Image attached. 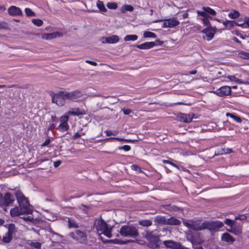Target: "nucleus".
I'll use <instances>...</instances> for the list:
<instances>
[{"label":"nucleus","instance_id":"nucleus-1","mask_svg":"<svg viewBox=\"0 0 249 249\" xmlns=\"http://www.w3.org/2000/svg\"><path fill=\"white\" fill-rule=\"evenodd\" d=\"M15 196L18 203L19 208L15 207L10 210V214L12 216H17L19 215L27 213L30 214L33 211L31 208L29 201L20 191H17Z\"/></svg>","mask_w":249,"mask_h":249},{"label":"nucleus","instance_id":"nucleus-2","mask_svg":"<svg viewBox=\"0 0 249 249\" xmlns=\"http://www.w3.org/2000/svg\"><path fill=\"white\" fill-rule=\"evenodd\" d=\"M186 226L193 230L201 231L208 229L211 231H215L223 226V223L219 221L201 222L200 221L185 222Z\"/></svg>","mask_w":249,"mask_h":249},{"label":"nucleus","instance_id":"nucleus-3","mask_svg":"<svg viewBox=\"0 0 249 249\" xmlns=\"http://www.w3.org/2000/svg\"><path fill=\"white\" fill-rule=\"evenodd\" d=\"M95 227L99 234H104L108 238L111 237V228H109L102 219H98L95 220Z\"/></svg>","mask_w":249,"mask_h":249},{"label":"nucleus","instance_id":"nucleus-4","mask_svg":"<svg viewBox=\"0 0 249 249\" xmlns=\"http://www.w3.org/2000/svg\"><path fill=\"white\" fill-rule=\"evenodd\" d=\"M122 236L125 237H134L138 235V231L134 226L125 225L122 226L120 230Z\"/></svg>","mask_w":249,"mask_h":249},{"label":"nucleus","instance_id":"nucleus-5","mask_svg":"<svg viewBox=\"0 0 249 249\" xmlns=\"http://www.w3.org/2000/svg\"><path fill=\"white\" fill-rule=\"evenodd\" d=\"M69 236L81 244H85L87 241V235L84 231L76 230L69 233Z\"/></svg>","mask_w":249,"mask_h":249},{"label":"nucleus","instance_id":"nucleus-6","mask_svg":"<svg viewBox=\"0 0 249 249\" xmlns=\"http://www.w3.org/2000/svg\"><path fill=\"white\" fill-rule=\"evenodd\" d=\"M164 21L162 27L163 28H174L179 24V21L176 18H171L166 19H159L154 21L155 23Z\"/></svg>","mask_w":249,"mask_h":249},{"label":"nucleus","instance_id":"nucleus-7","mask_svg":"<svg viewBox=\"0 0 249 249\" xmlns=\"http://www.w3.org/2000/svg\"><path fill=\"white\" fill-rule=\"evenodd\" d=\"M52 102L59 106H62L66 100L64 97V91H60L52 97Z\"/></svg>","mask_w":249,"mask_h":249},{"label":"nucleus","instance_id":"nucleus-8","mask_svg":"<svg viewBox=\"0 0 249 249\" xmlns=\"http://www.w3.org/2000/svg\"><path fill=\"white\" fill-rule=\"evenodd\" d=\"M82 96V93L78 90L72 92H64V97L65 99L72 101H76L78 98L81 97Z\"/></svg>","mask_w":249,"mask_h":249},{"label":"nucleus","instance_id":"nucleus-9","mask_svg":"<svg viewBox=\"0 0 249 249\" xmlns=\"http://www.w3.org/2000/svg\"><path fill=\"white\" fill-rule=\"evenodd\" d=\"M213 92L221 97L229 95L231 93V87L228 86H223Z\"/></svg>","mask_w":249,"mask_h":249},{"label":"nucleus","instance_id":"nucleus-10","mask_svg":"<svg viewBox=\"0 0 249 249\" xmlns=\"http://www.w3.org/2000/svg\"><path fill=\"white\" fill-rule=\"evenodd\" d=\"M177 117L178 120L180 122L183 123H190L192 121L193 114L179 113L177 115Z\"/></svg>","mask_w":249,"mask_h":249},{"label":"nucleus","instance_id":"nucleus-11","mask_svg":"<svg viewBox=\"0 0 249 249\" xmlns=\"http://www.w3.org/2000/svg\"><path fill=\"white\" fill-rule=\"evenodd\" d=\"M4 199L7 206L12 204L15 200L14 196L9 193H6L4 198L0 195V205H2Z\"/></svg>","mask_w":249,"mask_h":249},{"label":"nucleus","instance_id":"nucleus-12","mask_svg":"<svg viewBox=\"0 0 249 249\" xmlns=\"http://www.w3.org/2000/svg\"><path fill=\"white\" fill-rule=\"evenodd\" d=\"M227 231L235 235H240L242 232V225L235 223L231 228L230 229H228Z\"/></svg>","mask_w":249,"mask_h":249},{"label":"nucleus","instance_id":"nucleus-13","mask_svg":"<svg viewBox=\"0 0 249 249\" xmlns=\"http://www.w3.org/2000/svg\"><path fill=\"white\" fill-rule=\"evenodd\" d=\"M8 12L9 15L12 16L22 15V12L21 9L15 6H10L8 9Z\"/></svg>","mask_w":249,"mask_h":249},{"label":"nucleus","instance_id":"nucleus-14","mask_svg":"<svg viewBox=\"0 0 249 249\" xmlns=\"http://www.w3.org/2000/svg\"><path fill=\"white\" fill-rule=\"evenodd\" d=\"M67 114L69 115L79 116L80 115H85L86 112L84 109H81L77 107L71 109L68 112Z\"/></svg>","mask_w":249,"mask_h":249},{"label":"nucleus","instance_id":"nucleus-15","mask_svg":"<svg viewBox=\"0 0 249 249\" xmlns=\"http://www.w3.org/2000/svg\"><path fill=\"white\" fill-rule=\"evenodd\" d=\"M63 34L61 32H56L49 34H45L42 36V38L46 40L52 39L57 37H61Z\"/></svg>","mask_w":249,"mask_h":249},{"label":"nucleus","instance_id":"nucleus-16","mask_svg":"<svg viewBox=\"0 0 249 249\" xmlns=\"http://www.w3.org/2000/svg\"><path fill=\"white\" fill-rule=\"evenodd\" d=\"M203 32L206 35V38L207 41H210L212 40L215 33L214 29L213 28H206L203 30Z\"/></svg>","mask_w":249,"mask_h":249},{"label":"nucleus","instance_id":"nucleus-17","mask_svg":"<svg viewBox=\"0 0 249 249\" xmlns=\"http://www.w3.org/2000/svg\"><path fill=\"white\" fill-rule=\"evenodd\" d=\"M156 44L154 42H145L140 45H137L136 47L140 49L146 50L151 49L156 46Z\"/></svg>","mask_w":249,"mask_h":249},{"label":"nucleus","instance_id":"nucleus-18","mask_svg":"<svg viewBox=\"0 0 249 249\" xmlns=\"http://www.w3.org/2000/svg\"><path fill=\"white\" fill-rule=\"evenodd\" d=\"M179 243L173 240H166L163 242V244L167 248L171 249H177Z\"/></svg>","mask_w":249,"mask_h":249},{"label":"nucleus","instance_id":"nucleus-19","mask_svg":"<svg viewBox=\"0 0 249 249\" xmlns=\"http://www.w3.org/2000/svg\"><path fill=\"white\" fill-rule=\"evenodd\" d=\"M221 240L227 243L232 244L235 241V238L229 233L225 232L222 234Z\"/></svg>","mask_w":249,"mask_h":249},{"label":"nucleus","instance_id":"nucleus-20","mask_svg":"<svg viewBox=\"0 0 249 249\" xmlns=\"http://www.w3.org/2000/svg\"><path fill=\"white\" fill-rule=\"evenodd\" d=\"M181 223L180 220L175 218L174 217H170L167 219L166 224L170 225H178Z\"/></svg>","mask_w":249,"mask_h":249},{"label":"nucleus","instance_id":"nucleus-21","mask_svg":"<svg viewBox=\"0 0 249 249\" xmlns=\"http://www.w3.org/2000/svg\"><path fill=\"white\" fill-rule=\"evenodd\" d=\"M68 226L69 228H78L79 227V225L78 223L75 221V220L71 218H70L68 220Z\"/></svg>","mask_w":249,"mask_h":249},{"label":"nucleus","instance_id":"nucleus-22","mask_svg":"<svg viewBox=\"0 0 249 249\" xmlns=\"http://www.w3.org/2000/svg\"><path fill=\"white\" fill-rule=\"evenodd\" d=\"M108 44H114L119 41V37L117 35H112L107 37Z\"/></svg>","mask_w":249,"mask_h":249},{"label":"nucleus","instance_id":"nucleus-23","mask_svg":"<svg viewBox=\"0 0 249 249\" xmlns=\"http://www.w3.org/2000/svg\"><path fill=\"white\" fill-rule=\"evenodd\" d=\"M166 218L161 216H157L155 218V222L158 224H166Z\"/></svg>","mask_w":249,"mask_h":249},{"label":"nucleus","instance_id":"nucleus-24","mask_svg":"<svg viewBox=\"0 0 249 249\" xmlns=\"http://www.w3.org/2000/svg\"><path fill=\"white\" fill-rule=\"evenodd\" d=\"M69 128L68 124H60L57 127V129L60 132H64L67 131Z\"/></svg>","mask_w":249,"mask_h":249},{"label":"nucleus","instance_id":"nucleus-25","mask_svg":"<svg viewBox=\"0 0 249 249\" xmlns=\"http://www.w3.org/2000/svg\"><path fill=\"white\" fill-rule=\"evenodd\" d=\"M12 239V235L6 232L5 234L3 236L2 241L3 243H9Z\"/></svg>","mask_w":249,"mask_h":249},{"label":"nucleus","instance_id":"nucleus-26","mask_svg":"<svg viewBox=\"0 0 249 249\" xmlns=\"http://www.w3.org/2000/svg\"><path fill=\"white\" fill-rule=\"evenodd\" d=\"M226 116L231 117L237 123H241L242 122L241 118L233 113H227Z\"/></svg>","mask_w":249,"mask_h":249},{"label":"nucleus","instance_id":"nucleus-27","mask_svg":"<svg viewBox=\"0 0 249 249\" xmlns=\"http://www.w3.org/2000/svg\"><path fill=\"white\" fill-rule=\"evenodd\" d=\"M96 6L101 11L105 12L107 11V9L105 7L103 1L100 0H97L96 2Z\"/></svg>","mask_w":249,"mask_h":249},{"label":"nucleus","instance_id":"nucleus-28","mask_svg":"<svg viewBox=\"0 0 249 249\" xmlns=\"http://www.w3.org/2000/svg\"><path fill=\"white\" fill-rule=\"evenodd\" d=\"M223 23L227 29H230L235 25V21L226 20L224 21Z\"/></svg>","mask_w":249,"mask_h":249},{"label":"nucleus","instance_id":"nucleus-29","mask_svg":"<svg viewBox=\"0 0 249 249\" xmlns=\"http://www.w3.org/2000/svg\"><path fill=\"white\" fill-rule=\"evenodd\" d=\"M139 224L143 227H149L152 225V222L150 220H142L139 221Z\"/></svg>","mask_w":249,"mask_h":249},{"label":"nucleus","instance_id":"nucleus-30","mask_svg":"<svg viewBox=\"0 0 249 249\" xmlns=\"http://www.w3.org/2000/svg\"><path fill=\"white\" fill-rule=\"evenodd\" d=\"M202 9L206 12L207 14H208L212 16H215L216 15V12L209 7H203Z\"/></svg>","mask_w":249,"mask_h":249},{"label":"nucleus","instance_id":"nucleus-31","mask_svg":"<svg viewBox=\"0 0 249 249\" xmlns=\"http://www.w3.org/2000/svg\"><path fill=\"white\" fill-rule=\"evenodd\" d=\"M138 39V36L136 35H130L126 36L124 38L125 41H135Z\"/></svg>","mask_w":249,"mask_h":249},{"label":"nucleus","instance_id":"nucleus-32","mask_svg":"<svg viewBox=\"0 0 249 249\" xmlns=\"http://www.w3.org/2000/svg\"><path fill=\"white\" fill-rule=\"evenodd\" d=\"M238 56L243 59H249V53L248 52L240 51L238 53Z\"/></svg>","mask_w":249,"mask_h":249},{"label":"nucleus","instance_id":"nucleus-33","mask_svg":"<svg viewBox=\"0 0 249 249\" xmlns=\"http://www.w3.org/2000/svg\"><path fill=\"white\" fill-rule=\"evenodd\" d=\"M143 37L145 38H155L157 37V35L153 32L146 31L143 33Z\"/></svg>","mask_w":249,"mask_h":249},{"label":"nucleus","instance_id":"nucleus-34","mask_svg":"<svg viewBox=\"0 0 249 249\" xmlns=\"http://www.w3.org/2000/svg\"><path fill=\"white\" fill-rule=\"evenodd\" d=\"M239 16V13L236 10H232L228 14V16L231 18H236Z\"/></svg>","mask_w":249,"mask_h":249},{"label":"nucleus","instance_id":"nucleus-35","mask_svg":"<svg viewBox=\"0 0 249 249\" xmlns=\"http://www.w3.org/2000/svg\"><path fill=\"white\" fill-rule=\"evenodd\" d=\"M32 21L35 25L38 27L41 26L43 23L41 19L38 18L33 19Z\"/></svg>","mask_w":249,"mask_h":249},{"label":"nucleus","instance_id":"nucleus-36","mask_svg":"<svg viewBox=\"0 0 249 249\" xmlns=\"http://www.w3.org/2000/svg\"><path fill=\"white\" fill-rule=\"evenodd\" d=\"M25 12L26 14V15L28 17H33L35 16L36 14L35 12H34L30 8H26L25 9Z\"/></svg>","mask_w":249,"mask_h":249},{"label":"nucleus","instance_id":"nucleus-37","mask_svg":"<svg viewBox=\"0 0 249 249\" xmlns=\"http://www.w3.org/2000/svg\"><path fill=\"white\" fill-rule=\"evenodd\" d=\"M16 231V227L14 224H9L8 226V231H7L8 233L13 235L14 232Z\"/></svg>","mask_w":249,"mask_h":249},{"label":"nucleus","instance_id":"nucleus-38","mask_svg":"<svg viewBox=\"0 0 249 249\" xmlns=\"http://www.w3.org/2000/svg\"><path fill=\"white\" fill-rule=\"evenodd\" d=\"M224 223L227 225L230 226L231 228L235 224V222L234 220L227 218L225 220Z\"/></svg>","mask_w":249,"mask_h":249},{"label":"nucleus","instance_id":"nucleus-39","mask_svg":"<svg viewBox=\"0 0 249 249\" xmlns=\"http://www.w3.org/2000/svg\"><path fill=\"white\" fill-rule=\"evenodd\" d=\"M69 120V115H66L60 117V121L61 124H68Z\"/></svg>","mask_w":249,"mask_h":249},{"label":"nucleus","instance_id":"nucleus-40","mask_svg":"<svg viewBox=\"0 0 249 249\" xmlns=\"http://www.w3.org/2000/svg\"><path fill=\"white\" fill-rule=\"evenodd\" d=\"M107 6L110 9H116L117 8V4L115 2H108Z\"/></svg>","mask_w":249,"mask_h":249},{"label":"nucleus","instance_id":"nucleus-41","mask_svg":"<svg viewBox=\"0 0 249 249\" xmlns=\"http://www.w3.org/2000/svg\"><path fill=\"white\" fill-rule=\"evenodd\" d=\"M131 168L133 170L136 171L138 173H141L142 172L141 168L136 164H133L131 166Z\"/></svg>","mask_w":249,"mask_h":249},{"label":"nucleus","instance_id":"nucleus-42","mask_svg":"<svg viewBox=\"0 0 249 249\" xmlns=\"http://www.w3.org/2000/svg\"><path fill=\"white\" fill-rule=\"evenodd\" d=\"M224 149L225 150V151L218 152V153H215V155H223L224 154H229V153H231L232 151V150L231 149H230L228 148H224Z\"/></svg>","mask_w":249,"mask_h":249},{"label":"nucleus","instance_id":"nucleus-43","mask_svg":"<svg viewBox=\"0 0 249 249\" xmlns=\"http://www.w3.org/2000/svg\"><path fill=\"white\" fill-rule=\"evenodd\" d=\"M30 245L31 247L37 249H40L41 247V244L38 242H31Z\"/></svg>","mask_w":249,"mask_h":249},{"label":"nucleus","instance_id":"nucleus-44","mask_svg":"<svg viewBox=\"0 0 249 249\" xmlns=\"http://www.w3.org/2000/svg\"><path fill=\"white\" fill-rule=\"evenodd\" d=\"M123 8L127 11L131 12L134 10L133 7L130 5H125L123 6Z\"/></svg>","mask_w":249,"mask_h":249},{"label":"nucleus","instance_id":"nucleus-45","mask_svg":"<svg viewBox=\"0 0 249 249\" xmlns=\"http://www.w3.org/2000/svg\"><path fill=\"white\" fill-rule=\"evenodd\" d=\"M119 149L124 150L125 151H129L131 149V147L128 145H124L119 147Z\"/></svg>","mask_w":249,"mask_h":249},{"label":"nucleus","instance_id":"nucleus-46","mask_svg":"<svg viewBox=\"0 0 249 249\" xmlns=\"http://www.w3.org/2000/svg\"><path fill=\"white\" fill-rule=\"evenodd\" d=\"M197 13L198 15L201 16L203 17L206 18L208 16L207 14H206V12L205 11H197Z\"/></svg>","mask_w":249,"mask_h":249},{"label":"nucleus","instance_id":"nucleus-47","mask_svg":"<svg viewBox=\"0 0 249 249\" xmlns=\"http://www.w3.org/2000/svg\"><path fill=\"white\" fill-rule=\"evenodd\" d=\"M122 111L125 115H129L132 113V110L129 108H122Z\"/></svg>","mask_w":249,"mask_h":249},{"label":"nucleus","instance_id":"nucleus-48","mask_svg":"<svg viewBox=\"0 0 249 249\" xmlns=\"http://www.w3.org/2000/svg\"><path fill=\"white\" fill-rule=\"evenodd\" d=\"M163 163H168L169 164H171V165L174 166L175 167L178 169V166L175 163L169 161V160H163L162 161Z\"/></svg>","mask_w":249,"mask_h":249},{"label":"nucleus","instance_id":"nucleus-49","mask_svg":"<svg viewBox=\"0 0 249 249\" xmlns=\"http://www.w3.org/2000/svg\"><path fill=\"white\" fill-rule=\"evenodd\" d=\"M228 78L231 81H234L235 82H239L240 81L239 79L236 78L234 76H232H232H228Z\"/></svg>","mask_w":249,"mask_h":249},{"label":"nucleus","instance_id":"nucleus-50","mask_svg":"<svg viewBox=\"0 0 249 249\" xmlns=\"http://www.w3.org/2000/svg\"><path fill=\"white\" fill-rule=\"evenodd\" d=\"M208 18L209 17H207L206 18H205L203 19V22L204 23V24L207 26H209L210 25V21L208 19Z\"/></svg>","mask_w":249,"mask_h":249},{"label":"nucleus","instance_id":"nucleus-51","mask_svg":"<svg viewBox=\"0 0 249 249\" xmlns=\"http://www.w3.org/2000/svg\"><path fill=\"white\" fill-rule=\"evenodd\" d=\"M100 41L103 44H108V41L107 37H102L99 39Z\"/></svg>","mask_w":249,"mask_h":249},{"label":"nucleus","instance_id":"nucleus-52","mask_svg":"<svg viewBox=\"0 0 249 249\" xmlns=\"http://www.w3.org/2000/svg\"><path fill=\"white\" fill-rule=\"evenodd\" d=\"M117 140L118 141H124V139L120 138H117V137H112V138H107L105 140L106 141H111V140Z\"/></svg>","mask_w":249,"mask_h":249},{"label":"nucleus","instance_id":"nucleus-53","mask_svg":"<svg viewBox=\"0 0 249 249\" xmlns=\"http://www.w3.org/2000/svg\"><path fill=\"white\" fill-rule=\"evenodd\" d=\"M7 28V25L5 22H0V29H6Z\"/></svg>","mask_w":249,"mask_h":249},{"label":"nucleus","instance_id":"nucleus-54","mask_svg":"<svg viewBox=\"0 0 249 249\" xmlns=\"http://www.w3.org/2000/svg\"><path fill=\"white\" fill-rule=\"evenodd\" d=\"M245 21L244 22H243L241 20H238V21H235V25H236L239 26H242L245 24Z\"/></svg>","mask_w":249,"mask_h":249},{"label":"nucleus","instance_id":"nucleus-55","mask_svg":"<svg viewBox=\"0 0 249 249\" xmlns=\"http://www.w3.org/2000/svg\"><path fill=\"white\" fill-rule=\"evenodd\" d=\"M51 142L50 139H46L45 142L41 144L42 147H44L48 145Z\"/></svg>","mask_w":249,"mask_h":249},{"label":"nucleus","instance_id":"nucleus-56","mask_svg":"<svg viewBox=\"0 0 249 249\" xmlns=\"http://www.w3.org/2000/svg\"><path fill=\"white\" fill-rule=\"evenodd\" d=\"M23 219L26 221H32L34 220V218L31 216H28L24 217Z\"/></svg>","mask_w":249,"mask_h":249},{"label":"nucleus","instance_id":"nucleus-57","mask_svg":"<svg viewBox=\"0 0 249 249\" xmlns=\"http://www.w3.org/2000/svg\"><path fill=\"white\" fill-rule=\"evenodd\" d=\"M145 237L148 240L150 241L152 240L153 238L151 233H147Z\"/></svg>","mask_w":249,"mask_h":249},{"label":"nucleus","instance_id":"nucleus-58","mask_svg":"<svg viewBox=\"0 0 249 249\" xmlns=\"http://www.w3.org/2000/svg\"><path fill=\"white\" fill-rule=\"evenodd\" d=\"M61 162H62L61 160H57V161H54L53 165L55 167H57L61 164Z\"/></svg>","mask_w":249,"mask_h":249},{"label":"nucleus","instance_id":"nucleus-59","mask_svg":"<svg viewBox=\"0 0 249 249\" xmlns=\"http://www.w3.org/2000/svg\"><path fill=\"white\" fill-rule=\"evenodd\" d=\"M86 62L88 63V64H89L91 65H93V66H97V64L96 62H94V61H90V60H86Z\"/></svg>","mask_w":249,"mask_h":249},{"label":"nucleus","instance_id":"nucleus-60","mask_svg":"<svg viewBox=\"0 0 249 249\" xmlns=\"http://www.w3.org/2000/svg\"><path fill=\"white\" fill-rule=\"evenodd\" d=\"M81 136V135L78 133V132H76V133L74 134V135L72 137V139H76V138H80V137Z\"/></svg>","mask_w":249,"mask_h":249},{"label":"nucleus","instance_id":"nucleus-61","mask_svg":"<svg viewBox=\"0 0 249 249\" xmlns=\"http://www.w3.org/2000/svg\"><path fill=\"white\" fill-rule=\"evenodd\" d=\"M177 249H189L183 246L182 245H181V244L180 243H179Z\"/></svg>","mask_w":249,"mask_h":249},{"label":"nucleus","instance_id":"nucleus-62","mask_svg":"<svg viewBox=\"0 0 249 249\" xmlns=\"http://www.w3.org/2000/svg\"><path fill=\"white\" fill-rule=\"evenodd\" d=\"M130 240H127V241H118L117 242H116V243H119V244H125L128 242H130Z\"/></svg>","mask_w":249,"mask_h":249},{"label":"nucleus","instance_id":"nucleus-63","mask_svg":"<svg viewBox=\"0 0 249 249\" xmlns=\"http://www.w3.org/2000/svg\"><path fill=\"white\" fill-rule=\"evenodd\" d=\"M55 127V125L53 124H51L50 125V126H49V127L48 128V130H52Z\"/></svg>","mask_w":249,"mask_h":249},{"label":"nucleus","instance_id":"nucleus-64","mask_svg":"<svg viewBox=\"0 0 249 249\" xmlns=\"http://www.w3.org/2000/svg\"><path fill=\"white\" fill-rule=\"evenodd\" d=\"M105 132L106 133L107 136L113 135V133L111 131H106Z\"/></svg>","mask_w":249,"mask_h":249}]
</instances>
